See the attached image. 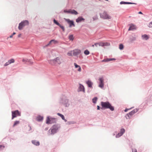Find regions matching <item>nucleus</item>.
I'll list each match as a JSON object with an SVG mask.
<instances>
[{"label": "nucleus", "instance_id": "nucleus-53", "mask_svg": "<svg viewBox=\"0 0 152 152\" xmlns=\"http://www.w3.org/2000/svg\"><path fill=\"white\" fill-rule=\"evenodd\" d=\"M23 61H24V59H23Z\"/></svg>", "mask_w": 152, "mask_h": 152}, {"label": "nucleus", "instance_id": "nucleus-52", "mask_svg": "<svg viewBox=\"0 0 152 152\" xmlns=\"http://www.w3.org/2000/svg\"><path fill=\"white\" fill-rule=\"evenodd\" d=\"M105 0L106 1H108V0Z\"/></svg>", "mask_w": 152, "mask_h": 152}, {"label": "nucleus", "instance_id": "nucleus-43", "mask_svg": "<svg viewBox=\"0 0 152 152\" xmlns=\"http://www.w3.org/2000/svg\"><path fill=\"white\" fill-rule=\"evenodd\" d=\"M132 108H130L129 109H126L125 110H124V111L125 112H126L128 110H130V109H131Z\"/></svg>", "mask_w": 152, "mask_h": 152}, {"label": "nucleus", "instance_id": "nucleus-1", "mask_svg": "<svg viewBox=\"0 0 152 152\" xmlns=\"http://www.w3.org/2000/svg\"><path fill=\"white\" fill-rule=\"evenodd\" d=\"M64 61L63 58L61 57L56 58L54 60H51L49 61V63L52 65L54 64L56 62L58 64H60Z\"/></svg>", "mask_w": 152, "mask_h": 152}, {"label": "nucleus", "instance_id": "nucleus-22", "mask_svg": "<svg viewBox=\"0 0 152 152\" xmlns=\"http://www.w3.org/2000/svg\"><path fill=\"white\" fill-rule=\"evenodd\" d=\"M142 37L143 39H144L145 40H147L148 39V37L146 34H144L142 35Z\"/></svg>", "mask_w": 152, "mask_h": 152}, {"label": "nucleus", "instance_id": "nucleus-7", "mask_svg": "<svg viewBox=\"0 0 152 152\" xmlns=\"http://www.w3.org/2000/svg\"><path fill=\"white\" fill-rule=\"evenodd\" d=\"M55 122L56 119L54 118L48 117L46 120V123L47 124H52Z\"/></svg>", "mask_w": 152, "mask_h": 152}, {"label": "nucleus", "instance_id": "nucleus-12", "mask_svg": "<svg viewBox=\"0 0 152 152\" xmlns=\"http://www.w3.org/2000/svg\"><path fill=\"white\" fill-rule=\"evenodd\" d=\"M66 20L69 24L70 27H71L72 26H75V25L74 24V22L73 21L70 20L69 19H66Z\"/></svg>", "mask_w": 152, "mask_h": 152}, {"label": "nucleus", "instance_id": "nucleus-6", "mask_svg": "<svg viewBox=\"0 0 152 152\" xmlns=\"http://www.w3.org/2000/svg\"><path fill=\"white\" fill-rule=\"evenodd\" d=\"M12 119L17 116H20V113L18 110H15V111H12Z\"/></svg>", "mask_w": 152, "mask_h": 152}, {"label": "nucleus", "instance_id": "nucleus-51", "mask_svg": "<svg viewBox=\"0 0 152 152\" xmlns=\"http://www.w3.org/2000/svg\"><path fill=\"white\" fill-rule=\"evenodd\" d=\"M94 45H92V47H94Z\"/></svg>", "mask_w": 152, "mask_h": 152}, {"label": "nucleus", "instance_id": "nucleus-50", "mask_svg": "<svg viewBox=\"0 0 152 152\" xmlns=\"http://www.w3.org/2000/svg\"><path fill=\"white\" fill-rule=\"evenodd\" d=\"M97 17L95 19H94V18H93L94 20H95V19H97Z\"/></svg>", "mask_w": 152, "mask_h": 152}, {"label": "nucleus", "instance_id": "nucleus-28", "mask_svg": "<svg viewBox=\"0 0 152 152\" xmlns=\"http://www.w3.org/2000/svg\"><path fill=\"white\" fill-rule=\"evenodd\" d=\"M97 99V98L96 97H94L92 99L93 102L94 103H95L96 102Z\"/></svg>", "mask_w": 152, "mask_h": 152}, {"label": "nucleus", "instance_id": "nucleus-47", "mask_svg": "<svg viewBox=\"0 0 152 152\" xmlns=\"http://www.w3.org/2000/svg\"><path fill=\"white\" fill-rule=\"evenodd\" d=\"M138 14H142V12H138Z\"/></svg>", "mask_w": 152, "mask_h": 152}, {"label": "nucleus", "instance_id": "nucleus-18", "mask_svg": "<svg viewBox=\"0 0 152 152\" xmlns=\"http://www.w3.org/2000/svg\"><path fill=\"white\" fill-rule=\"evenodd\" d=\"M113 60H115L114 58H109V59H105L102 61V62H107L110 61H111Z\"/></svg>", "mask_w": 152, "mask_h": 152}, {"label": "nucleus", "instance_id": "nucleus-45", "mask_svg": "<svg viewBox=\"0 0 152 152\" xmlns=\"http://www.w3.org/2000/svg\"><path fill=\"white\" fill-rule=\"evenodd\" d=\"M21 34H19L18 35V37H20L21 36Z\"/></svg>", "mask_w": 152, "mask_h": 152}, {"label": "nucleus", "instance_id": "nucleus-8", "mask_svg": "<svg viewBox=\"0 0 152 152\" xmlns=\"http://www.w3.org/2000/svg\"><path fill=\"white\" fill-rule=\"evenodd\" d=\"M73 51V55L74 56H76L80 54L81 51V50L78 49H76L72 50Z\"/></svg>", "mask_w": 152, "mask_h": 152}, {"label": "nucleus", "instance_id": "nucleus-37", "mask_svg": "<svg viewBox=\"0 0 152 152\" xmlns=\"http://www.w3.org/2000/svg\"><path fill=\"white\" fill-rule=\"evenodd\" d=\"M64 12L65 13H70V10H64Z\"/></svg>", "mask_w": 152, "mask_h": 152}, {"label": "nucleus", "instance_id": "nucleus-32", "mask_svg": "<svg viewBox=\"0 0 152 152\" xmlns=\"http://www.w3.org/2000/svg\"><path fill=\"white\" fill-rule=\"evenodd\" d=\"M122 135V134L121 133H118L117 134L116 136V137L117 138H118L120 137Z\"/></svg>", "mask_w": 152, "mask_h": 152}, {"label": "nucleus", "instance_id": "nucleus-16", "mask_svg": "<svg viewBox=\"0 0 152 152\" xmlns=\"http://www.w3.org/2000/svg\"><path fill=\"white\" fill-rule=\"evenodd\" d=\"M43 117L41 116H39L37 117L36 120L37 121H41L43 120Z\"/></svg>", "mask_w": 152, "mask_h": 152}, {"label": "nucleus", "instance_id": "nucleus-26", "mask_svg": "<svg viewBox=\"0 0 152 152\" xmlns=\"http://www.w3.org/2000/svg\"><path fill=\"white\" fill-rule=\"evenodd\" d=\"M8 61L9 62V63L10 64L11 63H14L15 62V60L14 59L12 58L9 60Z\"/></svg>", "mask_w": 152, "mask_h": 152}, {"label": "nucleus", "instance_id": "nucleus-15", "mask_svg": "<svg viewBox=\"0 0 152 152\" xmlns=\"http://www.w3.org/2000/svg\"><path fill=\"white\" fill-rule=\"evenodd\" d=\"M120 4H136L134 3H133L131 2H126L123 1H121L120 2Z\"/></svg>", "mask_w": 152, "mask_h": 152}, {"label": "nucleus", "instance_id": "nucleus-40", "mask_svg": "<svg viewBox=\"0 0 152 152\" xmlns=\"http://www.w3.org/2000/svg\"><path fill=\"white\" fill-rule=\"evenodd\" d=\"M148 26L150 28H152V22H151L149 23Z\"/></svg>", "mask_w": 152, "mask_h": 152}, {"label": "nucleus", "instance_id": "nucleus-30", "mask_svg": "<svg viewBox=\"0 0 152 152\" xmlns=\"http://www.w3.org/2000/svg\"><path fill=\"white\" fill-rule=\"evenodd\" d=\"M124 48V46L123 44H121L119 46V48L120 50H122Z\"/></svg>", "mask_w": 152, "mask_h": 152}, {"label": "nucleus", "instance_id": "nucleus-35", "mask_svg": "<svg viewBox=\"0 0 152 152\" xmlns=\"http://www.w3.org/2000/svg\"><path fill=\"white\" fill-rule=\"evenodd\" d=\"M74 65H75V68H79L80 66L77 65L76 63H75L74 64Z\"/></svg>", "mask_w": 152, "mask_h": 152}, {"label": "nucleus", "instance_id": "nucleus-54", "mask_svg": "<svg viewBox=\"0 0 152 152\" xmlns=\"http://www.w3.org/2000/svg\"><path fill=\"white\" fill-rule=\"evenodd\" d=\"M82 87L83 88H84V87H83V86H82Z\"/></svg>", "mask_w": 152, "mask_h": 152}, {"label": "nucleus", "instance_id": "nucleus-24", "mask_svg": "<svg viewBox=\"0 0 152 152\" xmlns=\"http://www.w3.org/2000/svg\"><path fill=\"white\" fill-rule=\"evenodd\" d=\"M69 39L70 40L73 41L74 39L73 35H69Z\"/></svg>", "mask_w": 152, "mask_h": 152}, {"label": "nucleus", "instance_id": "nucleus-10", "mask_svg": "<svg viewBox=\"0 0 152 152\" xmlns=\"http://www.w3.org/2000/svg\"><path fill=\"white\" fill-rule=\"evenodd\" d=\"M99 80L100 81V83L99 86V87L102 88H103L104 86V84L103 83V79L102 78H100Z\"/></svg>", "mask_w": 152, "mask_h": 152}, {"label": "nucleus", "instance_id": "nucleus-20", "mask_svg": "<svg viewBox=\"0 0 152 152\" xmlns=\"http://www.w3.org/2000/svg\"><path fill=\"white\" fill-rule=\"evenodd\" d=\"M53 43L54 44H56L58 43V42L56 40L53 39L51 40L50 42L48 44V45L50 44V43Z\"/></svg>", "mask_w": 152, "mask_h": 152}, {"label": "nucleus", "instance_id": "nucleus-34", "mask_svg": "<svg viewBox=\"0 0 152 152\" xmlns=\"http://www.w3.org/2000/svg\"><path fill=\"white\" fill-rule=\"evenodd\" d=\"M53 22L54 23H55L58 26V25H60V24L58 23L57 21L55 19H54V20H53Z\"/></svg>", "mask_w": 152, "mask_h": 152}, {"label": "nucleus", "instance_id": "nucleus-21", "mask_svg": "<svg viewBox=\"0 0 152 152\" xmlns=\"http://www.w3.org/2000/svg\"><path fill=\"white\" fill-rule=\"evenodd\" d=\"M67 55L68 56H73V51H72V50L70 51H69L67 53Z\"/></svg>", "mask_w": 152, "mask_h": 152}, {"label": "nucleus", "instance_id": "nucleus-19", "mask_svg": "<svg viewBox=\"0 0 152 152\" xmlns=\"http://www.w3.org/2000/svg\"><path fill=\"white\" fill-rule=\"evenodd\" d=\"M70 13H71L72 14H74L76 15L78 13L77 11L74 10H70Z\"/></svg>", "mask_w": 152, "mask_h": 152}, {"label": "nucleus", "instance_id": "nucleus-2", "mask_svg": "<svg viewBox=\"0 0 152 152\" xmlns=\"http://www.w3.org/2000/svg\"><path fill=\"white\" fill-rule=\"evenodd\" d=\"M101 104L102 107L105 108L110 109L111 111H113L114 110V107L112 106L108 102H101Z\"/></svg>", "mask_w": 152, "mask_h": 152}, {"label": "nucleus", "instance_id": "nucleus-5", "mask_svg": "<svg viewBox=\"0 0 152 152\" xmlns=\"http://www.w3.org/2000/svg\"><path fill=\"white\" fill-rule=\"evenodd\" d=\"M100 17L104 19H110L111 18V16L109 15L106 12H104L102 14H100Z\"/></svg>", "mask_w": 152, "mask_h": 152}, {"label": "nucleus", "instance_id": "nucleus-9", "mask_svg": "<svg viewBox=\"0 0 152 152\" xmlns=\"http://www.w3.org/2000/svg\"><path fill=\"white\" fill-rule=\"evenodd\" d=\"M58 128L56 125H54L52 127L51 130V132L52 134H54L56 133L57 130H58Z\"/></svg>", "mask_w": 152, "mask_h": 152}, {"label": "nucleus", "instance_id": "nucleus-17", "mask_svg": "<svg viewBox=\"0 0 152 152\" xmlns=\"http://www.w3.org/2000/svg\"><path fill=\"white\" fill-rule=\"evenodd\" d=\"M32 143L35 145L38 146L39 145V142L38 141L35 140H33L32 141Z\"/></svg>", "mask_w": 152, "mask_h": 152}, {"label": "nucleus", "instance_id": "nucleus-27", "mask_svg": "<svg viewBox=\"0 0 152 152\" xmlns=\"http://www.w3.org/2000/svg\"><path fill=\"white\" fill-rule=\"evenodd\" d=\"M19 121H16L14 122V124L13 125V127H14L16 125L19 124Z\"/></svg>", "mask_w": 152, "mask_h": 152}, {"label": "nucleus", "instance_id": "nucleus-3", "mask_svg": "<svg viewBox=\"0 0 152 152\" xmlns=\"http://www.w3.org/2000/svg\"><path fill=\"white\" fill-rule=\"evenodd\" d=\"M28 24L29 22L28 20H24L19 23L18 27V29L20 30H21L23 27L25 26L28 25Z\"/></svg>", "mask_w": 152, "mask_h": 152}, {"label": "nucleus", "instance_id": "nucleus-39", "mask_svg": "<svg viewBox=\"0 0 152 152\" xmlns=\"http://www.w3.org/2000/svg\"><path fill=\"white\" fill-rule=\"evenodd\" d=\"M10 64L9 63V62H8V61L7 62L4 64V66H6L8 65H9Z\"/></svg>", "mask_w": 152, "mask_h": 152}, {"label": "nucleus", "instance_id": "nucleus-48", "mask_svg": "<svg viewBox=\"0 0 152 152\" xmlns=\"http://www.w3.org/2000/svg\"><path fill=\"white\" fill-rule=\"evenodd\" d=\"M13 35H10V38H12V37H13Z\"/></svg>", "mask_w": 152, "mask_h": 152}, {"label": "nucleus", "instance_id": "nucleus-14", "mask_svg": "<svg viewBox=\"0 0 152 152\" xmlns=\"http://www.w3.org/2000/svg\"><path fill=\"white\" fill-rule=\"evenodd\" d=\"M84 19L82 17H79L76 20V22L77 23H79L82 21H84Z\"/></svg>", "mask_w": 152, "mask_h": 152}, {"label": "nucleus", "instance_id": "nucleus-29", "mask_svg": "<svg viewBox=\"0 0 152 152\" xmlns=\"http://www.w3.org/2000/svg\"><path fill=\"white\" fill-rule=\"evenodd\" d=\"M104 46H108L110 45V44L109 43L105 42H103Z\"/></svg>", "mask_w": 152, "mask_h": 152}, {"label": "nucleus", "instance_id": "nucleus-33", "mask_svg": "<svg viewBox=\"0 0 152 152\" xmlns=\"http://www.w3.org/2000/svg\"><path fill=\"white\" fill-rule=\"evenodd\" d=\"M99 44V46H102V47H103L104 46V44H103V42H99L98 43Z\"/></svg>", "mask_w": 152, "mask_h": 152}, {"label": "nucleus", "instance_id": "nucleus-46", "mask_svg": "<svg viewBox=\"0 0 152 152\" xmlns=\"http://www.w3.org/2000/svg\"><path fill=\"white\" fill-rule=\"evenodd\" d=\"M100 109V107L99 106H97V109L98 110H99Z\"/></svg>", "mask_w": 152, "mask_h": 152}, {"label": "nucleus", "instance_id": "nucleus-13", "mask_svg": "<svg viewBox=\"0 0 152 152\" xmlns=\"http://www.w3.org/2000/svg\"><path fill=\"white\" fill-rule=\"evenodd\" d=\"M86 84L88 85V87L91 88H92V85L93 84L92 83L90 80H88L86 82Z\"/></svg>", "mask_w": 152, "mask_h": 152}, {"label": "nucleus", "instance_id": "nucleus-38", "mask_svg": "<svg viewBox=\"0 0 152 152\" xmlns=\"http://www.w3.org/2000/svg\"><path fill=\"white\" fill-rule=\"evenodd\" d=\"M5 147V146L2 145H0V150L1 149H3Z\"/></svg>", "mask_w": 152, "mask_h": 152}, {"label": "nucleus", "instance_id": "nucleus-36", "mask_svg": "<svg viewBox=\"0 0 152 152\" xmlns=\"http://www.w3.org/2000/svg\"><path fill=\"white\" fill-rule=\"evenodd\" d=\"M58 26L62 29L63 31H64V28L63 26H61L60 24Z\"/></svg>", "mask_w": 152, "mask_h": 152}, {"label": "nucleus", "instance_id": "nucleus-11", "mask_svg": "<svg viewBox=\"0 0 152 152\" xmlns=\"http://www.w3.org/2000/svg\"><path fill=\"white\" fill-rule=\"evenodd\" d=\"M129 27L128 29L129 31L132 30H133L136 29V26L132 24H129Z\"/></svg>", "mask_w": 152, "mask_h": 152}, {"label": "nucleus", "instance_id": "nucleus-41", "mask_svg": "<svg viewBox=\"0 0 152 152\" xmlns=\"http://www.w3.org/2000/svg\"><path fill=\"white\" fill-rule=\"evenodd\" d=\"M132 152H137V150L136 149H134L132 150Z\"/></svg>", "mask_w": 152, "mask_h": 152}, {"label": "nucleus", "instance_id": "nucleus-31", "mask_svg": "<svg viewBox=\"0 0 152 152\" xmlns=\"http://www.w3.org/2000/svg\"><path fill=\"white\" fill-rule=\"evenodd\" d=\"M125 131V130L124 129H121L120 133L121 134H122L123 135V134L124 133Z\"/></svg>", "mask_w": 152, "mask_h": 152}, {"label": "nucleus", "instance_id": "nucleus-4", "mask_svg": "<svg viewBox=\"0 0 152 152\" xmlns=\"http://www.w3.org/2000/svg\"><path fill=\"white\" fill-rule=\"evenodd\" d=\"M138 111V109H135L129 113L128 114H127L125 117L127 119H129L132 116L136 113Z\"/></svg>", "mask_w": 152, "mask_h": 152}, {"label": "nucleus", "instance_id": "nucleus-42", "mask_svg": "<svg viewBox=\"0 0 152 152\" xmlns=\"http://www.w3.org/2000/svg\"><path fill=\"white\" fill-rule=\"evenodd\" d=\"M81 70V68L80 67H80H79L78 68V71L79 72H80Z\"/></svg>", "mask_w": 152, "mask_h": 152}, {"label": "nucleus", "instance_id": "nucleus-44", "mask_svg": "<svg viewBox=\"0 0 152 152\" xmlns=\"http://www.w3.org/2000/svg\"><path fill=\"white\" fill-rule=\"evenodd\" d=\"M94 45H95L97 47L98 45H99L98 43H95L94 44Z\"/></svg>", "mask_w": 152, "mask_h": 152}, {"label": "nucleus", "instance_id": "nucleus-49", "mask_svg": "<svg viewBox=\"0 0 152 152\" xmlns=\"http://www.w3.org/2000/svg\"><path fill=\"white\" fill-rule=\"evenodd\" d=\"M16 34V33L15 32H14L13 33V34H12V35H15V34Z\"/></svg>", "mask_w": 152, "mask_h": 152}, {"label": "nucleus", "instance_id": "nucleus-23", "mask_svg": "<svg viewBox=\"0 0 152 152\" xmlns=\"http://www.w3.org/2000/svg\"><path fill=\"white\" fill-rule=\"evenodd\" d=\"M57 115L59 116H60L61 118H62V119L63 120H65V121H66V120H65V118H64V116L62 114H60L59 113H57Z\"/></svg>", "mask_w": 152, "mask_h": 152}, {"label": "nucleus", "instance_id": "nucleus-25", "mask_svg": "<svg viewBox=\"0 0 152 152\" xmlns=\"http://www.w3.org/2000/svg\"><path fill=\"white\" fill-rule=\"evenodd\" d=\"M84 53L86 55H88L89 54L90 52L88 50H86L84 51Z\"/></svg>", "mask_w": 152, "mask_h": 152}]
</instances>
